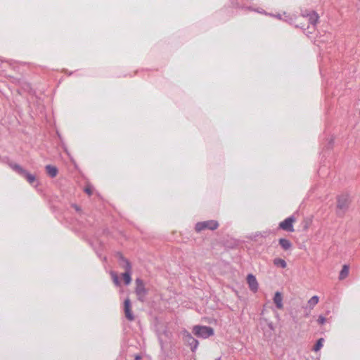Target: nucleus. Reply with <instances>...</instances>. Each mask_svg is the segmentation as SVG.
<instances>
[{
	"label": "nucleus",
	"mask_w": 360,
	"mask_h": 360,
	"mask_svg": "<svg viewBox=\"0 0 360 360\" xmlns=\"http://www.w3.org/2000/svg\"><path fill=\"white\" fill-rule=\"evenodd\" d=\"M136 288L135 293L137 296V299L143 302L146 300V297L148 294V289L146 288L143 280L137 278L135 281Z\"/></svg>",
	"instance_id": "1"
},
{
	"label": "nucleus",
	"mask_w": 360,
	"mask_h": 360,
	"mask_svg": "<svg viewBox=\"0 0 360 360\" xmlns=\"http://www.w3.org/2000/svg\"><path fill=\"white\" fill-rule=\"evenodd\" d=\"M193 333L199 338H207L213 335L214 330L210 326H195L193 328Z\"/></svg>",
	"instance_id": "2"
},
{
	"label": "nucleus",
	"mask_w": 360,
	"mask_h": 360,
	"mask_svg": "<svg viewBox=\"0 0 360 360\" xmlns=\"http://www.w3.org/2000/svg\"><path fill=\"white\" fill-rule=\"evenodd\" d=\"M349 205V196L347 194H343L338 198L337 204V214L339 216H342L346 210L348 209Z\"/></svg>",
	"instance_id": "3"
},
{
	"label": "nucleus",
	"mask_w": 360,
	"mask_h": 360,
	"mask_svg": "<svg viewBox=\"0 0 360 360\" xmlns=\"http://www.w3.org/2000/svg\"><path fill=\"white\" fill-rule=\"evenodd\" d=\"M219 224L215 220H208L205 221L198 222L195 224V229L197 232H200L205 229L215 230L218 228Z\"/></svg>",
	"instance_id": "4"
},
{
	"label": "nucleus",
	"mask_w": 360,
	"mask_h": 360,
	"mask_svg": "<svg viewBox=\"0 0 360 360\" xmlns=\"http://www.w3.org/2000/svg\"><path fill=\"white\" fill-rule=\"evenodd\" d=\"M295 221V218L293 216H290L288 218H286L284 221H281L279 224V229L289 231L292 232L294 231L293 229V223Z\"/></svg>",
	"instance_id": "5"
},
{
	"label": "nucleus",
	"mask_w": 360,
	"mask_h": 360,
	"mask_svg": "<svg viewBox=\"0 0 360 360\" xmlns=\"http://www.w3.org/2000/svg\"><path fill=\"white\" fill-rule=\"evenodd\" d=\"M183 338L184 341L191 347V349L193 352L198 347V341L195 339L191 334L185 330L183 333Z\"/></svg>",
	"instance_id": "6"
},
{
	"label": "nucleus",
	"mask_w": 360,
	"mask_h": 360,
	"mask_svg": "<svg viewBox=\"0 0 360 360\" xmlns=\"http://www.w3.org/2000/svg\"><path fill=\"white\" fill-rule=\"evenodd\" d=\"M116 257L118 259L120 266L124 269V271H131V264L130 262L126 259L122 253L117 252Z\"/></svg>",
	"instance_id": "7"
},
{
	"label": "nucleus",
	"mask_w": 360,
	"mask_h": 360,
	"mask_svg": "<svg viewBox=\"0 0 360 360\" xmlns=\"http://www.w3.org/2000/svg\"><path fill=\"white\" fill-rule=\"evenodd\" d=\"M124 310L125 317L127 318V320H129L130 321H134V316L131 309L130 300L129 298H127L124 300Z\"/></svg>",
	"instance_id": "8"
},
{
	"label": "nucleus",
	"mask_w": 360,
	"mask_h": 360,
	"mask_svg": "<svg viewBox=\"0 0 360 360\" xmlns=\"http://www.w3.org/2000/svg\"><path fill=\"white\" fill-rule=\"evenodd\" d=\"M247 282L250 289L253 292H257L259 288V284L256 279V277L250 274L247 276Z\"/></svg>",
	"instance_id": "9"
},
{
	"label": "nucleus",
	"mask_w": 360,
	"mask_h": 360,
	"mask_svg": "<svg viewBox=\"0 0 360 360\" xmlns=\"http://www.w3.org/2000/svg\"><path fill=\"white\" fill-rule=\"evenodd\" d=\"M303 16L308 18L309 23L311 24L313 27L316 25L319 20V15L314 11H311L306 15L304 14Z\"/></svg>",
	"instance_id": "10"
},
{
	"label": "nucleus",
	"mask_w": 360,
	"mask_h": 360,
	"mask_svg": "<svg viewBox=\"0 0 360 360\" xmlns=\"http://www.w3.org/2000/svg\"><path fill=\"white\" fill-rule=\"evenodd\" d=\"M8 165L18 174L22 176L25 174V169L22 168L20 165L15 163L13 162H8Z\"/></svg>",
	"instance_id": "11"
},
{
	"label": "nucleus",
	"mask_w": 360,
	"mask_h": 360,
	"mask_svg": "<svg viewBox=\"0 0 360 360\" xmlns=\"http://www.w3.org/2000/svg\"><path fill=\"white\" fill-rule=\"evenodd\" d=\"M274 302L275 303L276 307L279 309H283V296L280 292H276L274 297Z\"/></svg>",
	"instance_id": "12"
},
{
	"label": "nucleus",
	"mask_w": 360,
	"mask_h": 360,
	"mask_svg": "<svg viewBox=\"0 0 360 360\" xmlns=\"http://www.w3.org/2000/svg\"><path fill=\"white\" fill-rule=\"evenodd\" d=\"M278 243L282 248V249L285 251L290 250L292 247V243L289 240L285 238H280L278 240Z\"/></svg>",
	"instance_id": "13"
},
{
	"label": "nucleus",
	"mask_w": 360,
	"mask_h": 360,
	"mask_svg": "<svg viewBox=\"0 0 360 360\" xmlns=\"http://www.w3.org/2000/svg\"><path fill=\"white\" fill-rule=\"evenodd\" d=\"M45 169L48 175L51 178H53L57 176L58 170L56 167L48 165L45 167Z\"/></svg>",
	"instance_id": "14"
},
{
	"label": "nucleus",
	"mask_w": 360,
	"mask_h": 360,
	"mask_svg": "<svg viewBox=\"0 0 360 360\" xmlns=\"http://www.w3.org/2000/svg\"><path fill=\"white\" fill-rule=\"evenodd\" d=\"M348 274H349V266L347 264H345L342 266V269L340 272L339 279L340 280L345 279L346 277H347Z\"/></svg>",
	"instance_id": "15"
},
{
	"label": "nucleus",
	"mask_w": 360,
	"mask_h": 360,
	"mask_svg": "<svg viewBox=\"0 0 360 360\" xmlns=\"http://www.w3.org/2000/svg\"><path fill=\"white\" fill-rule=\"evenodd\" d=\"M22 176L25 177L30 184H33L36 181L35 176L29 173L27 170H25V174Z\"/></svg>",
	"instance_id": "16"
},
{
	"label": "nucleus",
	"mask_w": 360,
	"mask_h": 360,
	"mask_svg": "<svg viewBox=\"0 0 360 360\" xmlns=\"http://www.w3.org/2000/svg\"><path fill=\"white\" fill-rule=\"evenodd\" d=\"M131 271H125L122 274V277L124 279V283L129 285L131 281Z\"/></svg>",
	"instance_id": "17"
},
{
	"label": "nucleus",
	"mask_w": 360,
	"mask_h": 360,
	"mask_svg": "<svg viewBox=\"0 0 360 360\" xmlns=\"http://www.w3.org/2000/svg\"><path fill=\"white\" fill-rule=\"evenodd\" d=\"M274 264L276 266L281 267L283 269H285L287 266L286 262L281 258H276L274 259Z\"/></svg>",
	"instance_id": "18"
},
{
	"label": "nucleus",
	"mask_w": 360,
	"mask_h": 360,
	"mask_svg": "<svg viewBox=\"0 0 360 360\" xmlns=\"http://www.w3.org/2000/svg\"><path fill=\"white\" fill-rule=\"evenodd\" d=\"M319 297L316 295L313 296L308 301V304L309 307L313 308L318 302H319Z\"/></svg>",
	"instance_id": "19"
},
{
	"label": "nucleus",
	"mask_w": 360,
	"mask_h": 360,
	"mask_svg": "<svg viewBox=\"0 0 360 360\" xmlns=\"http://www.w3.org/2000/svg\"><path fill=\"white\" fill-rule=\"evenodd\" d=\"M324 341L323 338H320L317 340L316 345L314 346L313 350L315 352H318L323 347V342Z\"/></svg>",
	"instance_id": "20"
},
{
	"label": "nucleus",
	"mask_w": 360,
	"mask_h": 360,
	"mask_svg": "<svg viewBox=\"0 0 360 360\" xmlns=\"http://www.w3.org/2000/svg\"><path fill=\"white\" fill-rule=\"evenodd\" d=\"M113 283L115 285L120 286V281H119L118 276L117 274L114 271H111L110 273Z\"/></svg>",
	"instance_id": "21"
},
{
	"label": "nucleus",
	"mask_w": 360,
	"mask_h": 360,
	"mask_svg": "<svg viewBox=\"0 0 360 360\" xmlns=\"http://www.w3.org/2000/svg\"><path fill=\"white\" fill-rule=\"evenodd\" d=\"M326 321V319L325 317H323V316H320L317 320V322L320 325H323V323H325Z\"/></svg>",
	"instance_id": "22"
},
{
	"label": "nucleus",
	"mask_w": 360,
	"mask_h": 360,
	"mask_svg": "<svg viewBox=\"0 0 360 360\" xmlns=\"http://www.w3.org/2000/svg\"><path fill=\"white\" fill-rule=\"evenodd\" d=\"M84 191L89 195H91L92 194V189L90 186H87L85 188Z\"/></svg>",
	"instance_id": "23"
},
{
	"label": "nucleus",
	"mask_w": 360,
	"mask_h": 360,
	"mask_svg": "<svg viewBox=\"0 0 360 360\" xmlns=\"http://www.w3.org/2000/svg\"><path fill=\"white\" fill-rule=\"evenodd\" d=\"M73 207H74V208H75L77 211H79V210H80L79 207L77 205H73Z\"/></svg>",
	"instance_id": "24"
},
{
	"label": "nucleus",
	"mask_w": 360,
	"mask_h": 360,
	"mask_svg": "<svg viewBox=\"0 0 360 360\" xmlns=\"http://www.w3.org/2000/svg\"><path fill=\"white\" fill-rule=\"evenodd\" d=\"M141 356H139V355H136V356H135V360H141Z\"/></svg>",
	"instance_id": "25"
}]
</instances>
